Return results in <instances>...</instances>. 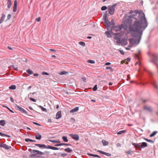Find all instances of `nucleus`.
I'll list each match as a JSON object with an SVG mask.
<instances>
[{
	"mask_svg": "<svg viewBox=\"0 0 158 158\" xmlns=\"http://www.w3.org/2000/svg\"><path fill=\"white\" fill-rule=\"evenodd\" d=\"M126 60L128 61H130L131 60V59L129 58H128Z\"/></svg>",
	"mask_w": 158,
	"mask_h": 158,
	"instance_id": "69168bd1",
	"label": "nucleus"
},
{
	"mask_svg": "<svg viewBox=\"0 0 158 158\" xmlns=\"http://www.w3.org/2000/svg\"><path fill=\"white\" fill-rule=\"evenodd\" d=\"M62 139L65 142H68V141L67 137L65 136H63L62 137Z\"/></svg>",
	"mask_w": 158,
	"mask_h": 158,
	"instance_id": "f704fd0d",
	"label": "nucleus"
},
{
	"mask_svg": "<svg viewBox=\"0 0 158 158\" xmlns=\"http://www.w3.org/2000/svg\"><path fill=\"white\" fill-rule=\"evenodd\" d=\"M79 110V108L77 107H75L73 109L71 110L70 111V113H73L74 112H77Z\"/></svg>",
	"mask_w": 158,
	"mask_h": 158,
	"instance_id": "6ab92c4d",
	"label": "nucleus"
},
{
	"mask_svg": "<svg viewBox=\"0 0 158 158\" xmlns=\"http://www.w3.org/2000/svg\"><path fill=\"white\" fill-rule=\"evenodd\" d=\"M35 145L41 149H50L54 150H58L59 149V148H57L51 146L50 145H45L44 144H35Z\"/></svg>",
	"mask_w": 158,
	"mask_h": 158,
	"instance_id": "f03ea898",
	"label": "nucleus"
},
{
	"mask_svg": "<svg viewBox=\"0 0 158 158\" xmlns=\"http://www.w3.org/2000/svg\"><path fill=\"white\" fill-rule=\"evenodd\" d=\"M63 145H66V146H71V145L69 144H67V143H59V144H55L54 145V146L57 147V146H63Z\"/></svg>",
	"mask_w": 158,
	"mask_h": 158,
	"instance_id": "dca6fc26",
	"label": "nucleus"
},
{
	"mask_svg": "<svg viewBox=\"0 0 158 158\" xmlns=\"http://www.w3.org/2000/svg\"><path fill=\"white\" fill-rule=\"evenodd\" d=\"M157 131H154L150 135V137H152L154 136L155 135H156L157 133Z\"/></svg>",
	"mask_w": 158,
	"mask_h": 158,
	"instance_id": "c9c22d12",
	"label": "nucleus"
},
{
	"mask_svg": "<svg viewBox=\"0 0 158 158\" xmlns=\"http://www.w3.org/2000/svg\"><path fill=\"white\" fill-rule=\"evenodd\" d=\"M67 155V154L65 153H64L61 154V156L62 157H65Z\"/></svg>",
	"mask_w": 158,
	"mask_h": 158,
	"instance_id": "864d4df0",
	"label": "nucleus"
},
{
	"mask_svg": "<svg viewBox=\"0 0 158 158\" xmlns=\"http://www.w3.org/2000/svg\"><path fill=\"white\" fill-rule=\"evenodd\" d=\"M7 7L8 8H10L11 6L12 5V1L11 0H7Z\"/></svg>",
	"mask_w": 158,
	"mask_h": 158,
	"instance_id": "a211bd4d",
	"label": "nucleus"
},
{
	"mask_svg": "<svg viewBox=\"0 0 158 158\" xmlns=\"http://www.w3.org/2000/svg\"><path fill=\"white\" fill-rule=\"evenodd\" d=\"M97 85H95L94 86V87L93 88L92 90L94 91H96L97 89Z\"/></svg>",
	"mask_w": 158,
	"mask_h": 158,
	"instance_id": "c03bdc74",
	"label": "nucleus"
},
{
	"mask_svg": "<svg viewBox=\"0 0 158 158\" xmlns=\"http://www.w3.org/2000/svg\"><path fill=\"white\" fill-rule=\"evenodd\" d=\"M115 34L114 38L117 40V42L119 43L121 41L122 34L121 33H117Z\"/></svg>",
	"mask_w": 158,
	"mask_h": 158,
	"instance_id": "39448f33",
	"label": "nucleus"
},
{
	"mask_svg": "<svg viewBox=\"0 0 158 158\" xmlns=\"http://www.w3.org/2000/svg\"><path fill=\"white\" fill-rule=\"evenodd\" d=\"M106 69H110L111 72H112L113 71V69H112L110 67H106Z\"/></svg>",
	"mask_w": 158,
	"mask_h": 158,
	"instance_id": "8fccbe9b",
	"label": "nucleus"
},
{
	"mask_svg": "<svg viewBox=\"0 0 158 158\" xmlns=\"http://www.w3.org/2000/svg\"><path fill=\"white\" fill-rule=\"evenodd\" d=\"M115 25V23L113 19H112L111 22L109 21V23H106V27L107 30L110 28V27L112 26H114Z\"/></svg>",
	"mask_w": 158,
	"mask_h": 158,
	"instance_id": "423d86ee",
	"label": "nucleus"
},
{
	"mask_svg": "<svg viewBox=\"0 0 158 158\" xmlns=\"http://www.w3.org/2000/svg\"><path fill=\"white\" fill-rule=\"evenodd\" d=\"M87 62L91 64H94L95 63V61L94 60H88Z\"/></svg>",
	"mask_w": 158,
	"mask_h": 158,
	"instance_id": "a19ab883",
	"label": "nucleus"
},
{
	"mask_svg": "<svg viewBox=\"0 0 158 158\" xmlns=\"http://www.w3.org/2000/svg\"><path fill=\"white\" fill-rule=\"evenodd\" d=\"M5 17V14H2L0 19V21H1V22H3L4 20Z\"/></svg>",
	"mask_w": 158,
	"mask_h": 158,
	"instance_id": "c85d7f7f",
	"label": "nucleus"
},
{
	"mask_svg": "<svg viewBox=\"0 0 158 158\" xmlns=\"http://www.w3.org/2000/svg\"><path fill=\"white\" fill-rule=\"evenodd\" d=\"M38 106L41 109V110L43 111L47 112V110L46 108H44L43 106Z\"/></svg>",
	"mask_w": 158,
	"mask_h": 158,
	"instance_id": "7c9ffc66",
	"label": "nucleus"
},
{
	"mask_svg": "<svg viewBox=\"0 0 158 158\" xmlns=\"http://www.w3.org/2000/svg\"><path fill=\"white\" fill-rule=\"evenodd\" d=\"M133 40V39H129V41L130 42V44L129 45H128V47L131 48L133 46L134 44H131V41Z\"/></svg>",
	"mask_w": 158,
	"mask_h": 158,
	"instance_id": "393cba45",
	"label": "nucleus"
},
{
	"mask_svg": "<svg viewBox=\"0 0 158 158\" xmlns=\"http://www.w3.org/2000/svg\"><path fill=\"white\" fill-rule=\"evenodd\" d=\"M132 145L134 146L135 148V150H137V148H141V143H132Z\"/></svg>",
	"mask_w": 158,
	"mask_h": 158,
	"instance_id": "9d476101",
	"label": "nucleus"
},
{
	"mask_svg": "<svg viewBox=\"0 0 158 158\" xmlns=\"http://www.w3.org/2000/svg\"><path fill=\"white\" fill-rule=\"evenodd\" d=\"M6 124V121L4 120H0V125L4 126Z\"/></svg>",
	"mask_w": 158,
	"mask_h": 158,
	"instance_id": "a878e982",
	"label": "nucleus"
},
{
	"mask_svg": "<svg viewBox=\"0 0 158 158\" xmlns=\"http://www.w3.org/2000/svg\"><path fill=\"white\" fill-rule=\"evenodd\" d=\"M11 17V15L10 14H8L7 16V19L9 20V19Z\"/></svg>",
	"mask_w": 158,
	"mask_h": 158,
	"instance_id": "3c124183",
	"label": "nucleus"
},
{
	"mask_svg": "<svg viewBox=\"0 0 158 158\" xmlns=\"http://www.w3.org/2000/svg\"><path fill=\"white\" fill-rule=\"evenodd\" d=\"M119 51H120V53L121 54H122V55L124 54V52L123 50H120Z\"/></svg>",
	"mask_w": 158,
	"mask_h": 158,
	"instance_id": "052dcab7",
	"label": "nucleus"
},
{
	"mask_svg": "<svg viewBox=\"0 0 158 158\" xmlns=\"http://www.w3.org/2000/svg\"><path fill=\"white\" fill-rule=\"evenodd\" d=\"M29 151L31 153H33V154H31L30 156V157L31 158L36 156L37 154L42 155L44 154V152L36 150H33L31 149V151H30L29 149Z\"/></svg>",
	"mask_w": 158,
	"mask_h": 158,
	"instance_id": "7ed1b4c3",
	"label": "nucleus"
},
{
	"mask_svg": "<svg viewBox=\"0 0 158 158\" xmlns=\"http://www.w3.org/2000/svg\"><path fill=\"white\" fill-rule=\"evenodd\" d=\"M61 111H58L56 115V118L57 119H58L61 118Z\"/></svg>",
	"mask_w": 158,
	"mask_h": 158,
	"instance_id": "ddd939ff",
	"label": "nucleus"
},
{
	"mask_svg": "<svg viewBox=\"0 0 158 158\" xmlns=\"http://www.w3.org/2000/svg\"><path fill=\"white\" fill-rule=\"evenodd\" d=\"M27 72L28 73H29L30 74H32L33 73V72H32V71L30 69L27 70Z\"/></svg>",
	"mask_w": 158,
	"mask_h": 158,
	"instance_id": "ea45409f",
	"label": "nucleus"
},
{
	"mask_svg": "<svg viewBox=\"0 0 158 158\" xmlns=\"http://www.w3.org/2000/svg\"><path fill=\"white\" fill-rule=\"evenodd\" d=\"M116 146L118 147H120L121 146V145L120 143H118L117 144Z\"/></svg>",
	"mask_w": 158,
	"mask_h": 158,
	"instance_id": "e2e57ef3",
	"label": "nucleus"
},
{
	"mask_svg": "<svg viewBox=\"0 0 158 158\" xmlns=\"http://www.w3.org/2000/svg\"><path fill=\"white\" fill-rule=\"evenodd\" d=\"M2 148H4L6 149H9L11 148V147L8 146L6 145V144H2Z\"/></svg>",
	"mask_w": 158,
	"mask_h": 158,
	"instance_id": "f3484780",
	"label": "nucleus"
},
{
	"mask_svg": "<svg viewBox=\"0 0 158 158\" xmlns=\"http://www.w3.org/2000/svg\"><path fill=\"white\" fill-rule=\"evenodd\" d=\"M116 5V4H114L112 5H110L108 6L109 13L110 15H113L114 14L115 11V7Z\"/></svg>",
	"mask_w": 158,
	"mask_h": 158,
	"instance_id": "20e7f679",
	"label": "nucleus"
},
{
	"mask_svg": "<svg viewBox=\"0 0 158 158\" xmlns=\"http://www.w3.org/2000/svg\"><path fill=\"white\" fill-rule=\"evenodd\" d=\"M87 155L89 156H92L93 157H97L99 158L101 157L100 156L97 155L92 154L89 153H88Z\"/></svg>",
	"mask_w": 158,
	"mask_h": 158,
	"instance_id": "b1692460",
	"label": "nucleus"
},
{
	"mask_svg": "<svg viewBox=\"0 0 158 158\" xmlns=\"http://www.w3.org/2000/svg\"><path fill=\"white\" fill-rule=\"evenodd\" d=\"M97 152L100 153L105 155L108 156H111V154L110 153L106 152L101 150H98L97 151Z\"/></svg>",
	"mask_w": 158,
	"mask_h": 158,
	"instance_id": "f8f14e48",
	"label": "nucleus"
},
{
	"mask_svg": "<svg viewBox=\"0 0 158 158\" xmlns=\"http://www.w3.org/2000/svg\"><path fill=\"white\" fill-rule=\"evenodd\" d=\"M141 148H143L147 146V143L144 142L141 143Z\"/></svg>",
	"mask_w": 158,
	"mask_h": 158,
	"instance_id": "aec40b11",
	"label": "nucleus"
},
{
	"mask_svg": "<svg viewBox=\"0 0 158 158\" xmlns=\"http://www.w3.org/2000/svg\"><path fill=\"white\" fill-rule=\"evenodd\" d=\"M33 123L34 124L36 125H38V126H41L40 124H39L38 123H36V122H33Z\"/></svg>",
	"mask_w": 158,
	"mask_h": 158,
	"instance_id": "680f3d73",
	"label": "nucleus"
},
{
	"mask_svg": "<svg viewBox=\"0 0 158 158\" xmlns=\"http://www.w3.org/2000/svg\"><path fill=\"white\" fill-rule=\"evenodd\" d=\"M132 152V151H131V150H129L128 151H126V153L129 155H131L132 154V153H131V152Z\"/></svg>",
	"mask_w": 158,
	"mask_h": 158,
	"instance_id": "a18cd8bd",
	"label": "nucleus"
},
{
	"mask_svg": "<svg viewBox=\"0 0 158 158\" xmlns=\"http://www.w3.org/2000/svg\"><path fill=\"white\" fill-rule=\"evenodd\" d=\"M158 60V58L157 56L155 54H152V61L156 65V62Z\"/></svg>",
	"mask_w": 158,
	"mask_h": 158,
	"instance_id": "1a4fd4ad",
	"label": "nucleus"
},
{
	"mask_svg": "<svg viewBox=\"0 0 158 158\" xmlns=\"http://www.w3.org/2000/svg\"><path fill=\"white\" fill-rule=\"evenodd\" d=\"M126 130H122L118 132L117 134L118 135H120L125 133L126 132Z\"/></svg>",
	"mask_w": 158,
	"mask_h": 158,
	"instance_id": "72a5a7b5",
	"label": "nucleus"
},
{
	"mask_svg": "<svg viewBox=\"0 0 158 158\" xmlns=\"http://www.w3.org/2000/svg\"><path fill=\"white\" fill-rule=\"evenodd\" d=\"M80 44L82 46H84L85 44V43L83 42H79Z\"/></svg>",
	"mask_w": 158,
	"mask_h": 158,
	"instance_id": "603ef678",
	"label": "nucleus"
},
{
	"mask_svg": "<svg viewBox=\"0 0 158 158\" xmlns=\"http://www.w3.org/2000/svg\"><path fill=\"white\" fill-rule=\"evenodd\" d=\"M139 55H141V52L139 50H138V54H135V57L136 58L139 59Z\"/></svg>",
	"mask_w": 158,
	"mask_h": 158,
	"instance_id": "bb28decb",
	"label": "nucleus"
},
{
	"mask_svg": "<svg viewBox=\"0 0 158 158\" xmlns=\"http://www.w3.org/2000/svg\"><path fill=\"white\" fill-rule=\"evenodd\" d=\"M29 99L30 100H31V101L33 102H36V100L35 99L33 98H29Z\"/></svg>",
	"mask_w": 158,
	"mask_h": 158,
	"instance_id": "09e8293b",
	"label": "nucleus"
},
{
	"mask_svg": "<svg viewBox=\"0 0 158 158\" xmlns=\"http://www.w3.org/2000/svg\"><path fill=\"white\" fill-rule=\"evenodd\" d=\"M11 67L14 70H15L16 71H17L18 70L17 68V67H15V66L14 65H12L11 66Z\"/></svg>",
	"mask_w": 158,
	"mask_h": 158,
	"instance_id": "49530a36",
	"label": "nucleus"
},
{
	"mask_svg": "<svg viewBox=\"0 0 158 158\" xmlns=\"http://www.w3.org/2000/svg\"><path fill=\"white\" fill-rule=\"evenodd\" d=\"M105 34L107 35L108 37H109L110 36V32L109 31H107L105 32Z\"/></svg>",
	"mask_w": 158,
	"mask_h": 158,
	"instance_id": "37998d69",
	"label": "nucleus"
},
{
	"mask_svg": "<svg viewBox=\"0 0 158 158\" xmlns=\"http://www.w3.org/2000/svg\"><path fill=\"white\" fill-rule=\"evenodd\" d=\"M49 141L51 142H52V143H59L60 142V141L59 140H49Z\"/></svg>",
	"mask_w": 158,
	"mask_h": 158,
	"instance_id": "c756f323",
	"label": "nucleus"
},
{
	"mask_svg": "<svg viewBox=\"0 0 158 158\" xmlns=\"http://www.w3.org/2000/svg\"><path fill=\"white\" fill-rule=\"evenodd\" d=\"M17 2L16 0H15L14 1V5L17 6Z\"/></svg>",
	"mask_w": 158,
	"mask_h": 158,
	"instance_id": "5fc2aeb1",
	"label": "nucleus"
},
{
	"mask_svg": "<svg viewBox=\"0 0 158 158\" xmlns=\"http://www.w3.org/2000/svg\"><path fill=\"white\" fill-rule=\"evenodd\" d=\"M152 85L156 89H158V86L157 85V83L156 81L155 80H153L151 81Z\"/></svg>",
	"mask_w": 158,
	"mask_h": 158,
	"instance_id": "4468645a",
	"label": "nucleus"
},
{
	"mask_svg": "<svg viewBox=\"0 0 158 158\" xmlns=\"http://www.w3.org/2000/svg\"><path fill=\"white\" fill-rule=\"evenodd\" d=\"M25 141L26 142H29V141H30L31 142H35L36 141L35 140H33L29 138L26 139H25Z\"/></svg>",
	"mask_w": 158,
	"mask_h": 158,
	"instance_id": "473e14b6",
	"label": "nucleus"
},
{
	"mask_svg": "<svg viewBox=\"0 0 158 158\" xmlns=\"http://www.w3.org/2000/svg\"><path fill=\"white\" fill-rule=\"evenodd\" d=\"M9 89H15L16 86L15 85H12L9 87Z\"/></svg>",
	"mask_w": 158,
	"mask_h": 158,
	"instance_id": "2f4dec72",
	"label": "nucleus"
},
{
	"mask_svg": "<svg viewBox=\"0 0 158 158\" xmlns=\"http://www.w3.org/2000/svg\"><path fill=\"white\" fill-rule=\"evenodd\" d=\"M35 138L37 139L40 140L41 139L42 136L39 133H37V135L35 136Z\"/></svg>",
	"mask_w": 158,
	"mask_h": 158,
	"instance_id": "5701e85b",
	"label": "nucleus"
},
{
	"mask_svg": "<svg viewBox=\"0 0 158 158\" xmlns=\"http://www.w3.org/2000/svg\"><path fill=\"white\" fill-rule=\"evenodd\" d=\"M136 14L138 16L137 19L134 17L135 15H132L129 16L127 19L124 17L123 20L124 24L128 27L130 31L136 33L133 34L132 35L138 40L139 43L143 31L148 26V23L142 10L137 11Z\"/></svg>",
	"mask_w": 158,
	"mask_h": 158,
	"instance_id": "f257e3e1",
	"label": "nucleus"
},
{
	"mask_svg": "<svg viewBox=\"0 0 158 158\" xmlns=\"http://www.w3.org/2000/svg\"><path fill=\"white\" fill-rule=\"evenodd\" d=\"M17 6H13V11L14 12H15L17 10Z\"/></svg>",
	"mask_w": 158,
	"mask_h": 158,
	"instance_id": "58836bf2",
	"label": "nucleus"
},
{
	"mask_svg": "<svg viewBox=\"0 0 158 158\" xmlns=\"http://www.w3.org/2000/svg\"><path fill=\"white\" fill-rule=\"evenodd\" d=\"M141 100H142V102H143V103H145L147 101V100H146V99H145V100L142 99Z\"/></svg>",
	"mask_w": 158,
	"mask_h": 158,
	"instance_id": "bf43d9fd",
	"label": "nucleus"
},
{
	"mask_svg": "<svg viewBox=\"0 0 158 158\" xmlns=\"http://www.w3.org/2000/svg\"><path fill=\"white\" fill-rule=\"evenodd\" d=\"M0 135L1 136H6V137H10V136L7 135H6V134H3V133H2V132H0Z\"/></svg>",
	"mask_w": 158,
	"mask_h": 158,
	"instance_id": "e433bc0d",
	"label": "nucleus"
},
{
	"mask_svg": "<svg viewBox=\"0 0 158 158\" xmlns=\"http://www.w3.org/2000/svg\"><path fill=\"white\" fill-rule=\"evenodd\" d=\"M17 109L18 110H19L20 111H21L22 113L25 114L26 115H30L28 114L27 112L26 111V110L24 109L23 108H22V107L17 106H16Z\"/></svg>",
	"mask_w": 158,
	"mask_h": 158,
	"instance_id": "0eeeda50",
	"label": "nucleus"
},
{
	"mask_svg": "<svg viewBox=\"0 0 158 158\" xmlns=\"http://www.w3.org/2000/svg\"><path fill=\"white\" fill-rule=\"evenodd\" d=\"M7 48H8L9 49H10V50H13V49H12L10 47L8 46V47H7Z\"/></svg>",
	"mask_w": 158,
	"mask_h": 158,
	"instance_id": "774afa93",
	"label": "nucleus"
},
{
	"mask_svg": "<svg viewBox=\"0 0 158 158\" xmlns=\"http://www.w3.org/2000/svg\"><path fill=\"white\" fill-rule=\"evenodd\" d=\"M103 18L104 23H105V25L106 23H109V21L108 19V17L107 15H106V14L104 15L103 16Z\"/></svg>",
	"mask_w": 158,
	"mask_h": 158,
	"instance_id": "9b49d317",
	"label": "nucleus"
},
{
	"mask_svg": "<svg viewBox=\"0 0 158 158\" xmlns=\"http://www.w3.org/2000/svg\"><path fill=\"white\" fill-rule=\"evenodd\" d=\"M39 75V74L38 73H35L34 74V76H38Z\"/></svg>",
	"mask_w": 158,
	"mask_h": 158,
	"instance_id": "338daca9",
	"label": "nucleus"
},
{
	"mask_svg": "<svg viewBox=\"0 0 158 158\" xmlns=\"http://www.w3.org/2000/svg\"><path fill=\"white\" fill-rule=\"evenodd\" d=\"M111 63L110 62H106L105 64V65H110Z\"/></svg>",
	"mask_w": 158,
	"mask_h": 158,
	"instance_id": "0e129e2a",
	"label": "nucleus"
},
{
	"mask_svg": "<svg viewBox=\"0 0 158 158\" xmlns=\"http://www.w3.org/2000/svg\"><path fill=\"white\" fill-rule=\"evenodd\" d=\"M102 142L104 146H105L108 145L109 143L108 142L106 141L105 140L102 139Z\"/></svg>",
	"mask_w": 158,
	"mask_h": 158,
	"instance_id": "4be33fe9",
	"label": "nucleus"
},
{
	"mask_svg": "<svg viewBox=\"0 0 158 158\" xmlns=\"http://www.w3.org/2000/svg\"><path fill=\"white\" fill-rule=\"evenodd\" d=\"M64 151L66 152H67L69 153H71L72 151V150L70 149L69 148H66L64 149Z\"/></svg>",
	"mask_w": 158,
	"mask_h": 158,
	"instance_id": "cd10ccee",
	"label": "nucleus"
},
{
	"mask_svg": "<svg viewBox=\"0 0 158 158\" xmlns=\"http://www.w3.org/2000/svg\"><path fill=\"white\" fill-rule=\"evenodd\" d=\"M36 20L37 21L39 22L40 20V17H38L36 19Z\"/></svg>",
	"mask_w": 158,
	"mask_h": 158,
	"instance_id": "13d9d810",
	"label": "nucleus"
},
{
	"mask_svg": "<svg viewBox=\"0 0 158 158\" xmlns=\"http://www.w3.org/2000/svg\"><path fill=\"white\" fill-rule=\"evenodd\" d=\"M108 7L106 6H103L101 7V9L102 10H106Z\"/></svg>",
	"mask_w": 158,
	"mask_h": 158,
	"instance_id": "79ce46f5",
	"label": "nucleus"
},
{
	"mask_svg": "<svg viewBox=\"0 0 158 158\" xmlns=\"http://www.w3.org/2000/svg\"><path fill=\"white\" fill-rule=\"evenodd\" d=\"M113 30H114L116 31L121 30L122 28L120 26H115L113 28Z\"/></svg>",
	"mask_w": 158,
	"mask_h": 158,
	"instance_id": "2eb2a0df",
	"label": "nucleus"
},
{
	"mask_svg": "<svg viewBox=\"0 0 158 158\" xmlns=\"http://www.w3.org/2000/svg\"><path fill=\"white\" fill-rule=\"evenodd\" d=\"M42 74L43 75H49V74L47 72H43L42 73Z\"/></svg>",
	"mask_w": 158,
	"mask_h": 158,
	"instance_id": "de8ad7c7",
	"label": "nucleus"
},
{
	"mask_svg": "<svg viewBox=\"0 0 158 158\" xmlns=\"http://www.w3.org/2000/svg\"><path fill=\"white\" fill-rule=\"evenodd\" d=\"M127 80L128 81L130 78V77L129 75H128L127 76Z\"/></svg>",
	"mask_w": 158,
	"mask_h": 158,
	"instance_id": "4d7b16f0",
	"label": "nucleus"
},
{
	"mask_svg": "<svg viewBox=\"0 0 158 158\" xmlns=\"http://www.w3.org/2000/svg\"><path fill=\"white\" fill-rule=\"evenodd\" d=\"M144 139L147 141L149 142H150L151 143H154V141L152 140H150V139H146V138H145V139Z\"/></svg>",
	"mask_w": 158,
	"mask_h": 158,
	"instance_id": "4c0bfd02",
	"label": "nucleus"
},
{
	"mask_svg": "<svg viewBox=\"0 0 158 158\" xmlns=\"http://www.w3.org/2000/svg\"><path fill=\"white\" fill-rule=\"evenodd\" d=\"M66 73V72L65 71H61L60 72V74L61 75L64 74H65Z\"/></svg>",
	"mask_w": 158,
	"mask_h": 158,
	"instance_id": "6e6d98bb",
	"label": "nucleus"
},
{
	"mask_svg": "<svg viewBox=\"0 0 158 158\" xmlns=\"http://www.w3.org/2000/svg\"><path fill=\"white\" fill-rule=\"evenodd\" d=\"M69 136L71 137L73 139L76 141H77L79 139V136L77 134H70Z\"/></svg>",
	"mask_w": 158,
	"mask_h": 158,
	"instance_id": "6e6552de",
	"label": "nucleus"
},
{
	"mask_svg": "<svg viewBox=\"0 0 158 158\" xmlns=\"http://www.w3.org/2000/svg\"><path fill=\"white\" fill-rule=\"evenodd\" d=\"M144 109L145 110H147L148 111L151 112L152 111V110L150 106H145L144 107Z\"/></svg>",
	"mask_w": 158,
	"mask_h": 158,
	"instance_id": "412c9836",
	"label": "nucleus"
}]
</instances>
